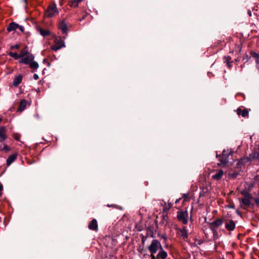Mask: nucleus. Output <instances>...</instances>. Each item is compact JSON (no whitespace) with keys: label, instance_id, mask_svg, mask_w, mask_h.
I'll return each mask as SVG.
<instances>
[{"label":"nucleus","instance_id":"1","mask_svg":"<svg viewBox=\"0 0 259 259\" xmlns=\"http://www.w3.org/2000/svg\"><path fill=\"white\" fill-rule=\"evenodd\" d=\"M148 248L152 254H155L158 251L157 257L158 259H165L167 256L166 252L164 250L160 242L158 240H153Z\"/></svg>","mask_w":259,"mask_h":259},{"label":"nucleus","instance_id":"2","mask_svg":"<svg viewBox=\"0 0 259 259\" xmlns=\"http://www.w3.org/2000/svg\"><path fill=\"white\" fill-rule=\"evenodd\" d=\"M58 13L57 5L54 3L51 4L48 6L46 10L45 16L48 18H51L58 14Z\"/></svg>","mask_w":259,"mask_h":259},{"label":"nucleus","instance_id":"3","mask_svg":"<svg viewBox=\"0 0 259 259\" xmlns=\"http://www.w3.org/2000/svg\"><path fill=\"white\" fill-rule=\"evenodd\" d=\"M177 236L182 240L186 241L188 238V231L187 227L183 226L182 228H176Z\"/></svg>","mask_w":259,"mask_h":259},{"label":"nucleus","instance_id":"4","mask_svg":"<svg viewBox=\"0 0 259 259\" xmlns=\"http://www.w3.org/2000/svg\"><path fill=\"white\" fill-rule=\"evenodd\" d=\"M251 58L255 60L256 64V67L259 70V53L254 51H251L249 56L248 55L244 56V60H245L246 62H251Z\"/></svg>","mask_w":259,"mask_h":259},{"label":"nucleus","instance_id":"5","mask_svg":"<svg viewBox=\"0 0 259 259\" xmlns=\"http://www.w3.org/2000/svg\"><path fill=\"white\" fill-rule=\"evenodd\" d=\"M231 156L230 152H228L225 150L222 152L221 155L217 154V157H219V160L221 162L220 164H225L229 162V157Z\"/></svg>","mask_w":259,"mask_h":259},{"label":"nucleus","instance_id":"6","mask_svg":"<svg viewBox=\"0 0 259 259\" xmlns=\"http://www.w3.org/2000/svg\"><path fill=\"white\" fill-rule=\"evenodd\" d=\"M178 220L183 224L186 225L188 223V213L187 211H178L177 213Z\"/></svg>","mask_w":259,"mask_h":259},{"label":"nucleus","instance_id":"7","mask_svg":"<svg viewBox=\"0 0 259 259\" xmlns=\"http://www.w3.org/2000/svg\"><path fill=\"white\" fill-rule=\"evenodd\" d=\"M223 223V220L222 219H217L215 221L209 224V228L214 233L216 232V230L219 227L222 225Z\"/></svg>","mask_w":259,"mask_h":259},{"label":"nucleus","instance_id":"8","mask_svg":"<svg viewBox=\"0 0 259 259\" xmlns=\"http://www.w3.org/2000/svg\"><path fill=\"white\" fill-rule=\"evenodd\" d=\"M254 199L250 194L244 191V205L247 206L250 205H253V204L251 203V201H254Z\"/></svg>","mask_w":259,"mask_h":259},{"label":"nucleus","instance_id":"9","mask_svg":"<svg viewBox=\"0 0 259 259\" xmlns=\"http://www.w3.org/2000/svg\"><path fill=\"white\" fill-rule=\"evenodd\" d=\"M64 46L65 45L64 41L59 37L58 39H56L55 44L54 45H52L51 47V48L52 50L57 51Z\"/></svg>","mask_w":259,"mask_h":259},{"label":"nucleus","instance_id":"10","mask_svg":"<svg viewBox=\"0 0 259 259\" xmlns=\"http://www.w3.org/2000/svg\"><path fill=\"white\" fill-rule=\"evenodd\" d=\"M34 59V56L31 54H28L24 58H21L19 61V63H23L25 64H29Z\"/></svg>","mask_w":259,"mask_h":259},{"label":"nucleus","instance_id":"11","mask_svg":"<svg viewBox=\"0 0 259 259\" xmlns=\"http://www.w3.org/2000/svg\"><path fill=\"white\" fill-rule=\"evenodd\" d=\"M246 159L248 161L253 160H259V151L258 150H253L251 154H249L248 157L245 158L244 157V160Z\"/></svg>","mask_w":259,"mask_h":259},{"label":"nucleus","instance_id":"12","mask_svg":"<svg viewBox=\"0 0 259 259\" xmlns=\"http://www.w3.org/2000/svg\"><path fill=\"white\" fill-rule=\"evenodd\" d=\"M6 131L5 126H0V143H3L7 139Z\"/></svg>","mask_w":259,"mask_h":259},{"label":"nucleus","instance_id":"13","mask_svg":"<svg viewBox=\"0 0 259 259\" xmlns=\"http://www.w3.org/2000/svg\"><path fill=\"white\" fill-rule=\"evenodd\" d=\"M88 228L90 230L97 232L98 230V225L97 221L94 219L89 223Z\"/></svg>","mask_w":259,"mask_h":259},{"label":"nucleus","instance_id":"14","mask_svg":"<svg viewBox=\"0 0 259 259\" xmlns=\"http://www.w3.org/2000/svg\"><path fill=\"white\" fill-rule=\"evenodd\" d=\"M18 156V154L16 153H13L9 155L7 159V165L9 166L13 162H14Z\"/></svg>","mask_w":259,"mask_h":259},{"label":"nucleus","instance_id":"15","mask_svg":"<svg viewBox=\"0 0 259 259\" xmlns=\"http://www.w3.org/2000/svg\"><path fill=\"white\" fill-rule=\"evenodd\" d=\"M225 228L228 231H233L235 228V223L233 220L226 221L225 223Z\"/></svg>","mask_w":259,"mask_h":259},{"label":"nucleus","instance_id":"16","mask_svg":"<svg viewBox=\"0 0 259 259\" xmlns=\"http://www.w3.org/2000/svg\"><path fill=\"white\" fill-rule=\"evenodd\" d=\"M59 28L62 31L63 34L66 33L68 31L67 25L65 21H62L59 25Z\"/></svg>","mask_w":259,"mask_h":259},{"label":"nucleus","instance_id":"17","mask_svg":"<svg viewBox=\"0 0 259 259\" xmlns=\"http://www.w3.org/2000/svg\"><path fill=\"white\" fill-rule=\"evenodd\" d=\"M224 175V171L222 169H220L216 171V173L212 176V178L217 181L220 180Z\"/></svg>","mask_w":259,"mask_h":259},{"label":"nucleus","instance_id":"18","mask_svg":"<svg viewBox=\"0 0 259 259\" xmlns=\"http://www.w3.org/2000/svg\"><path fill=\"white\" fill-rule=\"evenodd\" d=\"M18 28V24L15 22L10 23L7 28V30L8 32H11L16 30Z\"/></svg>","mask_w":259,"mask_h":259},{"label":"nucleus","instance_id":"19","mask_svg":"<svg viewBox=\"0 0 259 259\" xmlns=\"http://www.w3.org/2000/svg\"><path fill=\"white\" fill-rule=\"evenodd\" d=\"M22 80V76L21 75H19L16 76L13 80V84L15 87H17L19 84H20Z\"/></svg>","mask_w":259,"mask_h":259},{"label":"nucleus","instance_id":"20","mask_svg":"<svg viewBox=\"0 0 259 259\" xmlns=\"http://www.w3.org/2000/svg\"><path fill=\"white\" fill-rule=\"evenodd\" d=\"M27 102L25 100H22L20 103V104L19 105V107L18 108V110L21 112L23 111L27 105Z\"/></svg>","mask_w":259,"mask_h":259},{"label":"nucleus","instance_id":"21","mask_svg":"<svg viewBox=\"0 0 259 259\" xmlns=\"http://www.w3.org/2000/svg\"><path fill=\"white\" fill-rule=\"evenodd\" d=\"M83 0H71L69 2V5L71 7L76 8L78 7L79 3Z\"/></svg>","mask_w":259,"mask_h":259},{"label":"nucleus","instance_id":"22","mask_svg":"<svg viewBox=\"0 0 259 259\" xmlns=\"http://www.w3.org/2000/svg\"><path fill=\"white\" fill-rule=\"evenodd\" d=\"M2 143L3 145L2 144L0 145V151H4L5 152H8L11 151V148L4 143V142Z\"/></svg>","mask_w":259,"mask_h":259},{"label":"nucleus","instance_id":"23","mask_svg":"<svg viewBox=\"0 0 259 259\" xmlns=\"http://www.w3.org/2000/svg\"><path fill=\"white\" fill-rule=\"evenodd\" d=\"M40 34L43 36H48L50 34V32L49 30L40 29Z\"/></svg>","mask_w":259,"mask_h":259},{"label":"nucleus","instance_id":"24","mask_svg":"<svg viewBox=\"0 0 259 259\" xmlns=\"http://www.w3.org/2000/svg\"><path fill=\"white\" fill-rule=\"evenodd\" d=\"M224 59L225 60V62L226 63V64L227 65L228 67L229 68H230L231 67V64L232 63V61H231V57L229 56H225L224 57Z\"/></svg>","mask_w":259,"mask_h":259},{"label":"nucleus","instance_id":"25","mask_svg":"<svg viewBox=\"0 0 259 259\" xmlns=\"http://www.w3.org/2000/svg\"><path fill=\"white\" fill-rule=\"evenodd\" d=\"M29 66L31 69H37L39 67V65L36 62L32 61L29 64Z\"/></svg>","mask_w":259,"mask_h":259},{"label":"nucleus","instance_id":"26","mask_svg":"<svg viewBox=\"0 0 259 259\" xmlns=\"http://www.w3.org/2000/svg\"><path fill=\"white\" fill-rule=\"evenodd\" d=\"M172 206V204L171 203H168L167 204L166 203H164V205L163 206V211H167L168 210H169Z\"/></svg>","mask_w":259,"mask_h":259},{"label":"nucleus","instance_id":"27","mask_svg":"<svg viewBox=\"0 0 259 259\" xmlns=\"http://www.w3.org/2000/svg\"><path fill=\"white\" fill-rule=\"evenodd\" d=\"M28 54H29V52L25 50H22L21 51L20 54H19V58H24L25 56H26Z\"/></svg>","mask_w":259,"mask_h":259},{"label":"nucleus","instance_id":"28","mask_svg":"<svg viewBox=\"0 0 259 259\" xmlns=\"http://www.w3.org/2000/svg\"><path fill=\"white\" fill-rule=\"evenodd\" d=\"M8 54H9V56H10L11 57H13L15 60H17L18 58H19V54H18L16 53H14V52H10Z\"/></svg>","mask_w":259,"mask_h":259},{"label":"nucleus","instance_id":"29","mask_svg":"<svg viewBox=\"0 0 259 259\" xmlns=\"http://www.w3.org/2000/svg\"><path fill=\"white\" fill-rule=\"evenodd\" d=\"M237 113L238 115H242L243 116V110L240 107L237 109Z\"/></svg>","mask_w":259,"mask_h":259},{"label":"nucleus","instance_id":"30","mask_svg":"<svg viewBox=\"0 0 259 259\" xmlns=\"http://www.w3.org/2000/svg\"><path fill=\"white\" fill-rule=\"evenodd\" d=\"M17 29H19V30L22 32H23L24 31V27L23 26L19 25V24H18V28Z\"/></svg>","mask_w":259,"mask_h":259},{"label":"nucleus","instance_id":"31","mask_svg":"<svg viewBox=\"0 0 259 259\" xmlns=\"http://www.w3.org/2000/svg\"><path fill=\"white\" fill-rule=\"evenodd\" d=\"M248 116V111L247 109L244 108V117Z\"/></svg>","mask_w":259,"mask_h":259},{"label":"nucleus","instance_id":"32","mask_svg":"<svg viewBox=\"0 0 259 259\" xmlns=\"http://www.w3.org/2000/svg\"><path fill=\"white\" fill-rule=\"evenodd\" d=\"M20 136L17 134H15L14 135V138L17 141L20 140Z\"/></svg>","mask_w":259,"mask_h":259},{"label":"nucleus","instance_id":"33","mask_svg":"<svg viewBox=\"0 0 259 259\" xmlns=\"http://www.w3.org/2000/svg\"><path fill=\"white\" fill-rule=\"evenodd\" d=\"M20 46L19 45H15L14 46H12L10 47V49H18L19 48Z\"/></svg>","mask_w":259,"mask_h":259},{"label":"nucleus","instance_id":"34","mask_svg":"<svg viewBox=\"0 0 259 259\" xmlns=\"http://www.w3.org/2000/svg\"><path fill=\"white\" fill-rule=\"evenodd\" d=\"M226 207L231 208H234L235 205L233 203L229 204V205H227Z\"/></svg>","mask_w":259,"mask_h":259},{"label":"nucleus","instance_id":"35","mask_svg":"<svg viewBox=\"0 0 259 259\" xmlns=\"http://www.w3.org/2000/svg\"><path fill=\"white\" fill-rule=\"evenodd\" d=\"M183 198H184V200H186L188 198V194H184L183 195Z\"/></svg>","mask_w":259,"mask_h":259},{"label":"nucleus","instance_id":"36","mask_svg":"<svg viewBox=\"0 0 259 259\" xmlns=\"http://www.w3.org/2000/svg\"><path fill=\"white\" fill-rule=\"evenodd\" d=\"M155 254H151V259H158L157 257V255L156 256H155L154 255Z\"/></svg>","mask_w":259,"mask_h":259},{"label":"nucleus","instance_id":"37","mask_svg":"<svg viewBox=\"0 0 259 259\" xmlns=\"http://www.w3.org/2000/svg\"><path fill=\"white\" fill-rule=\"evenodd\" d=\"M33 78L35 80H37L39 78V76L37 74H34L33 75Z\"/></svg>","mask_w":259,"mask_h":259},{"label":"nucleus","instance_id":"38","mask_svg":"<svg viewBox=\"0 0 259 259\" xmlns=\"http://www.w3.org/2000/svg\"><path fill=\"white\" fill-rule=\"evenodd\" d=\"M254 202L257 205H259V199H258V198L254 199Z\"/></svg>","mask_w":259,"mask_h":259},{"label":"nucleus","instance_id":"39","mask_svg":"<svg viewBox=\"0 0 259 259\" xmlns=\"http://www.w3.org/2000/svg\"><path fill=\"white\" fill-rule=\"evenodd\" d=\"M107 206L109 207H115L116 205H115V204H111V205L108 204L107 205Z\"/></svg>","mask_w":259,"mask_h":259},{"label":"nucleus","instance_id":"40","mask_svg":"<svg viewBox=\"0 0 259 259\" xmlns=\"http://www.w3.org/2000/svg\"><path fill=\"white\" fill-rule=\"evenodd\" d=\"M3 189V186L2 184L0 182V192H1Z\"/></svg>","mask_w":259,"mask_h":259},{"label":"nucleus","instance_id":"41","mask_svg":"<svg viewBox=\"0 0 259 259\" xmlns=\"http://www.w3.org/2000/svg\"><path fill=\"white\" fill-rule=\"evenodd\" d=\"M236 212L237 213V214H238L239 215H240L242 217V215H241V212H240L238 210H236Z\"/></svg>","mask_w":259,"mask_h":259},{"label":"nucleus","instance_id":"42","mask_svg":"<svg viewBox=\"0 0 259 259\" xmlns=\"http://www.w3.org/2000/svg\"><path fill=\"white\" fill-rule=\"evenodd\" d=\"M86 15L82 16V18L79 20L80 21H81L82 20H84L86 17Z\"/></svg>","mask_w":259,"mask_h":259},{"label":"nucleus","instance_id":"43","mask_svg":"<svg viewBox=\"0 0 259 259\" xmlns=\"http://www.w3.org/2000/svg\"><path fill=\"white\" fill-rule=\"evenodd\" d=\"M240 202H243V198H240Z\"/></svg>","mask_w":259,"mask_h":259},{"label":"nucleus","instance_id":"44","mask_svg":"<svg viewBox=\"0 0 259 259\" xmlns=\"http://www.w3.org/2000/svg\"><path fill=\"white\" fill-rule=\"evenodd\" d=\"M179 201V199H177L176 201V203H178Z\"/></svg>","mask_w":259,"mask_h":259},{"label":"nucleus","instance_id":"45","mask_svg":"<svg viewBox=\"0 0 259 259\" xmlns=\"http://www.w3.org/2000/svg\"><path fill=\"white\" fill-rule=\"evenodd\" d=\"M248 14H249V15L250 16H251V12H250V11H249V12H248Z\"/></svg>","mask_w":259,"mask_h":259},{"label":"nucleus","instance_id":"46","mask_svg":"<svg viewBox=\"0 0 259 259\" xmlns=\"http://www.w3.org/2000/svg\"><path fill=\"white\" fill-rule=\"evenodd\" d=\"M242 160V158H240V159H239V162H240V161Z\"/></svg>","mask_w":259,"mask_h":259},{"label":"nucleus","instance_id":"47","mask_svg":"<svg viewBox=\"0 0 259 259\" xmlns=\"http://www.w3.org/2000/svg\"><path fill=\"white\" fill-rule=\"evenodd\" d=\"M25 3H27V0H24Z\"/></svg>","mask_w":259,"mask_h":259},{"label":"nucleus","instance_id":"48","mask_svg":"<svg viewBox=\"0 0 259 259\" xmlns=\"http://www.w3.org/2000/svg\"><path fill=\"white\" fill-rule=\"evenodd\" d=\"M2 195V193L1 192H0V196Z\"/></svg>","mask_w":259,"mask_h":259}]
</instances>
